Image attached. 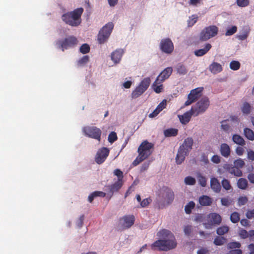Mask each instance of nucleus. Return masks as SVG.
I'll use <instances>...</instances> for the list:
<instances>
[{"mask_svg": "<svg viewBox=\"0 0 254 254\" xmlns=\"http://www.w3.org/2000/svg\"><path fill=\"white\" fill-rule=\"evenodd\" d=\"M114 173L115 175L117 176L118 180V181L122 182V180L123 178V173L122 171H121L120 169H117L115 170Z\"/></svg>", "mask_w": 254, "mask_h": 254, "instance_id": "50", "label": "nucleus"}, {"mask_svg": "<svg viewBox=\"0 0 254 254\" xmlns=\"http://www.w3.org/2000/svg\"><path fill=\"white\" fill-rule=\"evenodd\" d=\"M89 61V57L88 56H84L81 58H80L77 62V65L78 66H83L85 65Z\"/></svg>", "mask_w": 254, "mask_h": 254, "instance_id": "36", "label": "nucleus"}, {"mask_svg": "<svg viewBox=\"0 0 254 254\" xmlns=\"http://www.w3.org/2000/svg\"><path fill=\"white\" fill-rule=\"evenodd\" d=\"M226 241V239L223 237H216L214 241V244L217 246L223 245Z\"/></svg>", "mask_w": 254, "mask_h": 254, "instance_id": "41", "label": "nucleus"}, {"mask_svg": "<svg viewBox=\"0 0 254 254\" xmlns=\"http://www.w3.org/2000/svg\"><path fill=\"white\" fill-rule=\"evenodd\" d=\"M90 51V47L87 44H83L80 48V52L83 54H87Z\"/></svg>", "mask_w": 254, "mask_h": 254, "instance_id": "45", "label": "nucleus"}, {"mask_svg": "<svg viewBox=\"0 0 254 254\" xmlns=\"http://www.w3.org/2000/svg\"><path fill=\"white\" fill-rule=\"evenodd\" d=\"M195 207V203L193 201H190L185 207V210L187 214H190L191 210Z\"/></svg>", "mask_w": 254, "mask_h": 254, "instance_id": "39", "label": "nucleus"}, {"mask_svg": "<svg viewBox=\"0 0 254 254\" xmlns=\"http://www.w3.org/2000/svg\"><path fill=\"white\" fill-rule=\"evenodd\" d=\"M153 148V143L147 140L142 142L137 149L138 155L132 162L133 166H136L146 159L152 153Z\"/></svg>", "mask_w": 254, "mask_h": 254, "instance_id": "3", "label": "nucleus"}, {"mask_svg": "<svg viewBox=\"0 0 254 254\" xmlns=\"http://www.w3.org/2000/svg\"><path fill=\"white\" fill-rule=\"evenodd\" d=\"M193 113V112L191 111V109H190L189 111L185 113L183 115H179V118L181 123L184 125L188 124L190 121L191 116H194V114Z\"/></svg>", "mask_w": 254, "mask_h": 254, "instance_id": "20", "label": "nucleus"}, {"mask_svg": "<svg viewBox=\"0 0 254 254\" xmlns=\"http://www.w3.org/2000/svg\"><path fill=\"white\" fill-rule=\"evenodd\" d=\"M239 235L242 239L248 238V232L245 229H241L239 232Z\"/></svg>", "mask_w": 254, "mask_h": 254, "instance_id": "57", "label": "nucleus"}, {"mask_svg": "<svg viewBox=\"0 0 254 254\" xmlns=\"http://www.w3.org/2000/svg\"><path fill=\"white\" fill-rule=\"evenodd\" d=\"M151 82V79L150 77H146L143 78L140 82L138 86L143 88L146 91L148 87L149 86Z\"/></svg>", "mask_w": 254, "mask_h": 254, "instance_id": "29", "label": "nucleus"}, {"mask_svg": "<svg viewBox=\"0 0 254 254\" xmlns=\"http://www.w3.org/2000/svg\"><path fill=\"white\" fill-rule=\"evenodd\" d=\"M160 48L163 52L170 54L174 50V44L170 38L163 39L160 43Z\"/></svg>", "mask_w": 254, "mask_h": 254, "instance_id": "14", "label": "nucleus"}, {"mask_svg": "<svg viewBox=\"0 0 254 254\" xmlns=\"http://www.w3.org/2000/svg\"><path fill=\"white\" fill-rule=\"evenodd\" d=\"M173 72L172 67H167L165 68L157 77L156 82L158 81L163 82L166 79H168Z\"/></svg>", "mask_w": 254, "mask_h": 254, "instance_id": "17", "label": "nucleus"}, {"mask_svg": "<svg viewBox=\"0 0 254 254\" xmlns=\"http://www.w3.org/2000/svg\"><path fill=\"white\" fill-rule=\"evenodd\" d=\"M207 222L203 225L206 229H210L212 226L219 225L222 221L221 216L216 213H211L207 216Z\"/></svg>", "mask_w": 254, "mask_h": 254, "instance_id": "12", "label": "nucleus"}, {"mask_svg": "<svg viewBox=\"0 0 254 254\" xmlns=\"http://www.w3.org/2000/svg\"><path fill=\"white\" fill-rule=\"evenodd\" d=\"M82 7L75 9L72 11L67 12L62 16V19L66 24L70 26L76 27L81 22V16L83 12Z\"/></svg>", "mask_w": 254, "mask_h": 254, "instance_id": "4", "label": "nucleus"}, {"mask_svg": "<svg viewBox=\"0 0 254 254\" xmlns=\"http://www.w3.org/2000/svg\"><path fill=\"white\" fill-rule=\"evenodd\" d=\"M162 82L158 81V82H156V79H155V81L153 83L152 85V87L153 89V90L156 93H160L162 92L163 90V86L162 84Z\"/></svg>", "mask_w": 254, "mask_h": 254, "instance_id": "27", "label": "nucleus"}, {"mask_svg": "<svg viewBox=\"0 0 254 254\" xmlns=\"http://www.w3.org/2000/svg\"><path fill=\"white\" fill-rule=\"evenodd\" d=\"M157 236L160 239L151 244L152 250L168 251L176 248L177 242L174 234L170 230L166 229H161L157 232Z\"/></svg>", "mask_w": 254, "mask_h": 254, "instance_id": "1", "label": "nucleus"}, {"mask_svg": "<svg viewBox=\"0 0 254 254\" xmlns=\"http://www.w3.org/2000/svg\"><path fill=\"white\" fill-rule=\"evenodd\" d=\"M237 30V27L235 26H233L231 28L228 29L227 30L226 32V35H227V36L232 35L236 32Z\"/></svg>", "mask_w": 254, "mask_h": 254, "instance_id": "56", "label": "nucleus"}, {"mask_svg": "<svg viewBox=\"0 0 254 254\" xmlns=\"http://www.w3.org/2000/svg\"><path fill=\"white\" fill-rule=\"evenodd\" d=\"M209 104L210 102L208 97H202L191 108V111H193V113L194 114V116H197L204 113L208 108Z\"/></svg>", "mask_w": 254, "mask_h": 254, "instance_id": "6", "label": "nucleus"}, {"mask_svg": "<svg viewBox=\"0 0 254 254\" xmlns=\"http://www.w3.org/2000/svg\"><path fill=\"white\" fill-rule=\"evenodd\" d=\"M241 246V244L238 242H230L228 244V248L229 249L240 248Z\"/></svg>", "mask_w": 254, "mask_h": 254, "instance_id": "48", "label": "nucleus"}, {"mask_svg": "<svg viewBox=\"0 0 254 254\" xmlns=\"http://www.w3.org/2000/svg\"><path fill=\"white\" fill-rule=\"evenodd\" d=\"M197 178L198 179V183L199 185L202 187H205L207 184V179L205 177L203 176L200 173H198L197 174Z\"/></svg>", "mask_w": 254, "mask_h": 254, "instance_id": "35", "label": "nucleus"}, {"mask_svg": "<svg viewBox=\"0 0 254 254\" xmlns=\"http://www.w3.org/2000/svg\"><path fill=\"white\" fill-rule=\"evenodd\" d=\"M220 151L222 156L228 158L231 154V148L228 144L224 143L220 145Z\"/></svg>", "mask_w": 254, "mask_h": 254, "instance_id": "21", "label": "nucleus"}, {"mask_svg": "<svg viewBox=\"0 0 254 254\" xmlns=\"http://www.w3.org/2000/svg\"><path fill=\"white\" fill-rule=\"evenodd\" d=\"M234 164L235 166H237V168H240V169L241 170V169L244 166L245 163L242 159H239L234 161Z\"/></svg>", "mask_w": 254, "mask_h": 254, "instance_id": "47", "label": "nucleus"}, {"mask_svg": "<svg viewBox=\"0 0 254 254\" xmlns=\"http://www.w3.org/2000/svg\"><path fill=\"white\" fill-rule=\"evenodd\" d=\"M248 185V181L245 178H240L237 181V186L241 190H246Z\"/></svg>", "mask_w": 254, "mask_h": 254, "instance_id": "31", "label": "nucleus"}, {"mask_svg": "<svg viewBox=\"0 0 254 254\" xmlns=\"http://www.w3.org/2000/svg\"><path fill=\"white\" fill-rule=\"evenodd\" d=\"M135 217L133 215H125L119 220V230H124L131 227L134 224Z\"/></svg>", "mask_w": 254, "mask_h": 254, "instance_id": "11", "label": "nucleus"}, {"mask_svg": "<svg viewBox=\"0 0 254 254\" xmlns=\"http://www.w3.org/2000/svg\"><path fill=\"white\" fill-rule=\"evenodd\" d=\"M248 201V199L247 196H241L238 199V205L242 206L246 204Z\"/></svg>", "mask_w": 254, "mask_h": 254, "instance_id": "52", "label": "nucleus"}, {"mask_svg": "<svg viewBox=\"0 0 254 254\" xmlns=\"http://www.w3.org/2000/svg\"><path fill=\"white\" fill-rule=\"evenodd\" d=\"M77 42V39L75 37L69 36L63 40H58L57 42V45L63 51H64L65 49L75 46Z\"/></svg>", "mask_w": 254, "mask_h": 254, "instance_id": "10", "label": "nucleus"}, {"mask_svg": "<svg viewBox=\"0 0 254 254\" xmlns=\"http://www.w3.org/2000/svg\"><path fill=\"white\" fill-rule=\"evenodd\" d=\"M209 70L213 74H217L223 70L221 64L216 62H213L209 66Z\"/></svg>", "mask_w": 254, "mask_h": 254, "instance_id": "22", "label": "nucleus"}, {"mask_svg": "<svg viewBox=\"0 0 254 254\" xmlns=\"http://www.w3.org/2000/svg\"><path fill=\"white\" fill-rule=\"evenodd\" d=\"M221 202L222 205L225 206H228L231 204L232 200L228 197H224L221 198Z\"/></svg>", "mask_w": 254, "mask_h": 254, "instance_id": "53", "label": "nucleus"}, {"mask_svg": "<svg viewBox=\"0 0 254 254\" xmlns=\"http://www.w3.org/2000/svg\"><path fill=\"white\" fill-rule=\"evenodd\" d=\"M218 31L217 27L214 25L209 26L204 28L200 33L199 40L205 41L216 36Z\"/></svg>", "mask_w": 254, "mask_h": 254, "instance_id": "8", "label": "nucleus"}, {"mask_svg": "<svg viewBox=\"0 0 254 254\" xmlns=\"http://www.w3.org/2000/svg\"><path fill=\"white\" fill-rule=\"evenodd\" d=\"M145 91L139 86H137L132 91L131 96L132 98H136L141 95Z\"/></svg>", "mask_w": 254, "mask_h": 254, "instance_id": "30", "label": "nucleus"}, {"mask_svg": "<svg viewBox=\"0 0 254 254\" xmlns=\"http://www.w3.org/2000/svg\"><path fill=\"white\" fill-rule=\"evenodd\" d=\"M167 106V101L166 99H164L156 107V109L160 112L164 109Z\"/></svg>", "mask_w": 254, "mask_h": 254, "instance_id": "49", "label": "nucleus"}, {"mask_svg": "<svg viewBox=\"0 0 254 254\" xmlns=\"http://www.w3.org/2000/svg\"><path fill=\"white\" fill-rule=\"evenodd\" d=\"M204 219V216L201 214H197L195 215L194 221L197 222H202Z\"/></svg>", "mask_w": 254, "mask_h": 254, "instance_id": "61", "label": "nucleus"}, {"mask_svg": "<svg viewBox=\"0 0 254 254\" xmlns=\"http://www.w3.org/2000/svg\"><path fill=\"white\" fill-rule=\"evenodd\" d=\"M124 54V51L122 49H118L111 54V59L115 64L120 63L122 57Z\"/></svg>", "mask_w": 254, "mask_h": 254, "instance_id": "18", "label": "nucleus"}, {"mask_svg": "<svg viewBox=\"0 0 254 254\" xmlns=\"http://www.w3.org/2000/svg\"><path fill=\"white\" fill-rule=\"evenodd\" d=\"M221 184L223 188L226 190H229L232 188L229 181L226 179H223L222 180Z\"/></svg>", "mask_w": 254, "mask_h": 254, "instance_id": "42", "label": "nucleus"}, {"mask_svg": "<svg viewBox=\"0 0 254 254\" xmlns=\"http://www.w3.org/2000/svg\"><path fill=\"white\" fill-rule=\"evenodd\" d=\"M245 137L251 141L254 140V132L249 128H245L244 129Z\"/></svg>", "mask_w": 254, "mask_h": 254, "instance_id": "33", "label": "nucleus"}, {"mask_svg": "<svg viewBox=\"0 0 254 254\" xmlns=\"http://www.w3.org/2000/svg\"><path fill=\"white\" fill-rule=\"evenodd\" d=\"M211 45L207 43L203 49L195 50L194 52V55L197 57H201L206 54L211 48Z\"/></svg>", "mask_w": 254, "mask_h": 254, "instance_id": "23", "label": "nucleus"}, {"mask_svg": "<svg viewBox=\"0 0 254 254\" xmlns=\"http://www.w3.org/2000/svg\"><path fill=\"white\" fill-rule=\"evenodd\" d=\"M193 140L191 137L186 138L180 146L176 157V162L178 165L182 164L192 149Z\"/></svg>", "mask_w": 254, "mask_h": 254, "instance_id": "5", "label": "nucleus"}, {"mask_svg": "<svg viewBox=\"0 0 254 254\" xmlns=\"http://www.w3.org/2000/svg\"><path fill=\"white\" fill-rule=\"evenodd\" d=\"M113 28L114 24L112 22H109L102 27L98 35V41L99 44H103L107 40Z\"/></svg>", "mask_w": 254, "mask_h": 254, "instance_id": "7", "label": "nucleus"}, {"mask_svg": "<svg viewBox=\"0 0 254 254\" xmlns=\"http://www.w3.org/2000/svg\"><path fill=\"white\" fill-rule=\"evenodd\" d=\"M230 67L233 70H238L240 67V63L238 61H233L230 63Z\"/></svg>", "mask_w": 254, "mask_h": 254, "instance_id": "43", "label": "nucleus"}, {"mask_svg": "<svg viewBox=\"0 0 254 254\" xmlns=\"http://www.w3.org/2000/svg\"><path fill=\"white\" fill-rule=\"evenodd\" d=\"M228 254H242V251L240 249L232 250Z\"/></svg>", "mask_w": 254, "mask_h": 254, "instance_id": "64", "label": "nucleus"}, {"mask_svg": "<svg viewBox=\"0 0 254 254\" xmlns=\"http://www.w3.org/2000/svg\"><path fill=\"white\" fill-rule=\"evenodd\" d=\"M210 185L211 189L214 192L219 193L221 191V186L217 178L212 177L210 179Z\"/></svg>", "mask_w": 254, "mask_h": 254, "instance_id": "19", "label": "nucleus"}, {"mask_svg": "<svg viewBox=\"0 0 254 254\" xmlns=\"http://www.w3.org/2000/svg\"><path fill=\"white\" fill-rule=\"evenodd\" d=\"M232 140L235 143L241 146H244L246 144L244 139L241 135L237 134L233 135Z\"/></svg>", "mask_w": 254, "mask_h": 254, "instance_id": "26", "label": "nucleus"}, {"mask_svg": "<svg viewBox=\"0 0 254 254\" xmlns=\"http://www.w3.org/2000/svg\"><path fill=\"white\" fill-rule=\"evenodd\" d=\"M246 216L249 219L254 218V209L248 210L246 212Z\"/></svg>", "mask_w": 254, "mask_h": 254, "instance_id": "59", "label": "nucleus"}, {"mask_svg": "<svg viewBox=\"0 0 254 254\" xmlns=\"http://www.w3.org/2000/svg\"><path fill=\"white\" fill-rule=\"evenodd\" d=\"M178 133V130L174 128H170L164 130V134L166 137L176 136Z\"/></svg>", "mask_w": 254, "mask_h": 254, "instance_id": "28", "label": "nucleus"}, {"mask_svg": "<svg viewBox=\"0 0 254 254\" xmlns=\"http://www.w3.org/2000/svg\"><path fill=\"white\" fill-rule=\"evenodd\" d=\"M230 218L233 223H236L240 220V214L237 212H234L231 214Z\"/></svg>", "mask_w": 254, "mask_h": 254, "instance_id": "38", "label": "nucleus"}, {"mask_svg": "<svg viewBox=\"0 0 254 254\" xmlns=\"http://www.w3.org/2000/svg\"><path fill=\"white\" fill-rule=\"evenodd\" d=\"M229 230V228L227 226H223L217 228L216 233L218 235L221 236L227 233Z\"/></svg>", "mask_w": 254, "mask_h": 254, "instance_id": "40", "label": "nucleus"}, {"mask_svg": "<svg viewBox=\"0 0 254 254\" xmlns=\"http://www.w3.org/2000/svg\"><path fill=\"white\" fill-rule=\"evenodd\" d=\"M82 131L86 136L99 141L101 140L102 131L99 128L94 126H86L83 128Z\"/></svg>", "mask_w": 254, "mask_h": 254, "instance_id": "9", "label": "nucleus"}, {"mask_svg": "<svg viewBox=\"0 0 254 254\" xmlns=\"http://www.w3.org/2000/svg\"><path fill=\"white\" fill-rule=\"evenodd\" d=\"M184 232L186 235L189 236L192 232V227L190 225L185 226L184 228Z\"/></svg>", "mask_w": 254, "mask_h": 254, "instance_id": "54", "label": "nucleus"}, {"mask_svg": "<svg viewBox=\"0 0 254 254\" xmlns=\"http://www.w3.org/2000/svg\"><path fill=\"white\" fill-rule=\"evenodd\" d=\"M176 68L177 73L179 74L185 75L188 72L186 67L182 63L178 64L176 66Z\"/></svg>", "mask_w": 254, "mask_h": 254, "instance_id": "32", "label": "nucleus"}, {"mask_svg": "<svg viewBox=\"0 0 254 254\" xmlns=\"http://www.w3.org/2000/svg\"><path fill=\"white\" fill-rule=\"evenodd\" d=\"M123 183L121 181H117L113 185L108 186L110 192L113 194L114 192L118 191L122 187Z\"/></svg>", "mask_w": 254, "mask_h": 254, "instance_id": "25", "label": "nucleus"}, {"mask_svg": "<svg viewBox=\"0 0 254 254\" xmlns=\"http://www.w3.org/2000/svg\"><path fill=\"white\" fill-rule=\"evenodd\" d=\"M236 2L240 7H246L249 4V0H237Z\"/></svg>", "mask_w": 254, "mask_h": 254, "instance_id": "51", "label": "nucleus"}, {"mask_svg": "<svg viewBox=\"0 0 254 254\" xmlns=\"http://www.w3.org/2000/svg\"><path fill=\"white\" fill-rule=\"evenodd\" d=\"M109 150L107 147H102L99 149L96 155L95 161L98 164L103 163L109 154Z\"/></svg>", "mask_w": 254, "mask_h": 254, "instance_id": "15", "label": "nucleus"}, {"mask_svg": "<svg viewBox=\"0 0 254 254\" xmlns=\"http://www.w3.org/2000/svg\"><path fill=\"white\" fill-rule=\"evenodd\" d=\"M203 89V87H198L191 90L188 96V100L185 102L184 106H189L197 100L200 97Z\"/></svg>", "mask_w": 254, "mask_h": 254, "instance_id": "13", "label": "nucleus"}, {"mask_svg": "<svg viewBox=\"0 0 254 254\" xmlns=\"http://www.w3.org/2000/svg\"><path fill=\"white\" fill-rule=\"evenodd\" d=\"M151 199L150 198H147L143 199L140 204L142 207H145L151 202Z\"/></svg>", "mask_w": 254, "mask_h": 254, "instance_id": "58", "label": "nucleus"}, {"mask_svg": "<svg viewBox=\"0 0 254 254\" xmlns=\"http://www.w3.org/2000/svg\"><path fill=\"white\" fill-rule=\"evenodd\" d=\"M198 17L196 14H193L190 16L187 22L188 27H192L197 21Z\"/></svg>", "mask_w": 254, "mask_h": 254, "instance_id": "34", "label": "nucleus"}, {"mask_svg": "<svg viewBox=\"0 0 254 254\" xmlns=\"http://www.w3.org/2000/svg\"><path fill=\"white\" fill-rule=\"evenodd\" d=\"M227 120H224L221 122V128L225 131H228L230 128V126L227 123Z\"/></svg>", "mask_w": 254, "mask_h": 254, "instance_id": "55", "label": "nucleus"}, {"mask_svg": "<svg viewBox=\"0 0 254 254\" xmlns=\"http://www.w3.org/2000/svg\"><path fill=\"white\" fill-rule=\"evenodd\" d=\"M84 219V216L83 215H82L80 216L78 220H77L76 222V225L79 227L80 228L82 226L83 224V220Z\"/></svg>", "mask_w": 254, "mask_h": 254, "instance_id": "60", "label": "nucleus"}, {"mask_svg": "<svg viewBox=\"0 0 254 254\" xmlns=\"http://www.w3.org/2000/svg\"><path fill=\"white\" fill-rule=\"evenodd\" d=\"M212 202V198L207 195H203L199 198V203L202 206H209Z\"/></svg>", "mask_w": 254, "mask_h": 254, "instance_id": "24", "label": "nucleus"}, {"mask_svg": "<svg viewBox=\"0 0 254 254\" xmlns=\"http://www.w3.org/2000/svg\"><path fill=\"white\" fill-rule=\"evenodd\" d=\"M235 151L236 154L239 156L242 155L244 153V149L241 146L237 147Z\"/></svg>", "mask_w": 254, "mask_h": 254, "instance_id": "62", "label": "nucleus"}, {"mask_svg": "<svg viewBox=\"0 0 254 254\" xmlns=\"http://www.w3.org/2000/svg\"><path fill=\"white\" fill-rule=\"evenodd\" d=\"M224 169L228 172L230 174L233 175L236 177H241L242 176L243 173L240 168H237L232 164H226L223 166Z\"/></svg>", "mask_w": 254, "mask_h": 254, "instance_id": "16", "label": "nucleus"}, {"mask_svg": "<svg viewBox=\"0 0 254 254\" xmlns=\"http://www.w3.org/2000/svg\"><path fill=\"white\" fill-rule=\"evenodd\" d=\"M118 139L117 134L115 132H111L108 136V141L109 142L112 143L117 140Z\"/></svg>", "mask_w": 254, "mask_h": 254, "instance_id": "46", "label": "nucleus"}, {"mask_svg": "<svg viewBox=\"0 0 254 254\" xmlns=\"http://www.w3.org/2000/svg\"><path fill=\"white\" fill-rule=\"evenodd\" d=\"M241 110L243 114L248 115L251 112V106L248 102H245L241 108Z\"/></svg>", "mask_w": 254, "mask_h": 254, "instance_id": "37", "label": "nucleus"}, {"mask_svg": "<svg viewBox=\"0 0 254 254\" xmlns=\"http://www.w3.org/2000/svg\"><path fill=\"white\" fill-rule=\"evenodd\" d=\"M185 182L188 185H194L196 183V181L194 178L188 176L185 178Z\"/></svg>", "mask_w": 254, "mask_h": 254, "instance_id": "44", "label": "nucleus"}, {"mask_svg": "<svg viewBox=\"0 0 254 254\" xmlns=\"http://www.w3.org/2000/svg\"><path fill=\"white\" fill-rule=\"evenodd\" d=\"M174 199L173 190L167 187H162L155 201V206L158 209L163 208L165 205L172 203Z\"/></svg>", "mask_w": 254, "mask_h": 254, "instance_id": "2", "label": "nucleus"}, {"mask_svg": "<svg viewBox=\"0 0 254 254\" xmlns=\"http://www.w3.org/2000/svg\"><path fill=\"white\" fill-rule=\"evenodd\" d=\"M248 158L249 160L254 161V151L250 150L248 151Z\"/></svg>", "mask_w": 254, "mask_h": 254, "instance_id": "63", "label": "nucleus"}]
</instances>
